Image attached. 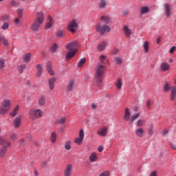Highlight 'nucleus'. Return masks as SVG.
Instances as JSON below:
<instances>
[{
    "mask_svg": "<svg viewBox=\"0 0 176 176\" xmlns=\"http://www.w3.org/2000/svg\"><path fill=\"white\" fill-rule=\"evenodd\" d=\"M78 46H79V44L75 41L66 44L65 47L67 52L65 55V60H67V61H69L71 58L76 54V52H78Z\"/></svg>",
    "mask_w": 176,
    "mask_h": 176,
    "instance_id": "nucleus-1",
    "label": "nucleus"
},
{
    "mask_svg": "<svg viewBox=\"0 0 176 176\" xmlns=\"http://www.w3.org/2000/svg\"><path fill=\"white\" fill-rule=\"evenodd\" d=\"M140 115L141 114L140 113H136L131 116V113L130 112V109H129V107H126L124 109V120H125V122H129V124H131V123H133L134 120L140 118Z\"/></svg>",
    "mask_w": 176,
    "mask_h": 176,
    "instance_id": "nucleus-2",
    "label": "nucleus"
},
{
    "mask_svg": "<svg viewBox=\"0 0 176 176\" xmlns=\"http://www.w3.org/2000/svg\"><path fill=\"white\" fill-rule=\"evenodd\" d=\"M95 69H96V76L94 78V81L96 83H102V75H104L105 66L102 65H97L95 67Z\"/></svg>",
    "mask_w": 176,
    "mask_h": 176,
    "instance_id": "nucleus-3",
    "label": "nucleus"
},
{
    "mask_svg": "<svg viewBox=\"0 0 176 176\" xmlns=\"http://www.w3.org/2000/svg\"><path fill=\"white\" fill-rule=\"evenodd\" d=\"M10 107H12V101L10 100H4L1 102V106L0 107V115H5L8 113L9 109H10Z\"/></svg>",
    "mask_w": 176,
    "mask_h": 176,
    "instance_id": "nucleus-4",
    "label": "nucleus"
},
{
    "mask_svg": "<svg viewBox=\"0 0 176 176\" xmlns=\"http://www.w3.org/2000/svg\"><path fill=\"white\" fill-rule=\"evenodd\" d=\"M29 115L34 119H41L43 116V111L39 109H32L30 110Z\"/></svg>",
    "mask_w": 176,
    "mask_h": 176,
    "instance_id": "nucleus-5",
    "label": "nucleus"
},
{
    "mask_svg": "<svg viewBox=\"0 0 176 176\" xmlns=\"http://www.w3.org/2000/svg\"><path fill=\"white\" fill-rule=\"evenodd\" d=\"M96 30L100 35H104L105 32H111V28L108 25L101 26L100 23L96 24Z\"/></svg>",
    "mask_w": 176,
    "mask_h": 176,
    "instance_id": "nucleus-6",
    "label": "nucleus"
},
{
    "mask_svg": "<svg viewBox=\"0 0 176 176\" xmlns=\"http://www.w3.org/2000/svg\"><path fill=\"white\" fill-rule=\"evenodd\" d=\"M67 30L72 32V34H75L76 30H78V21L73 19L69 22L67 25Z\"/></svg>",
    "mask_w": 176,
    "mask_h": 176,
    "instance_id": "nucleus-7",
    "label": "nucleus"
},
{
    "mask_svg": "<svg viewBox=\"0 0 176 176\" xmlns=\"http://www.w3.org/2000/svg\"><path fill=\"white\" fill-rule=\"evenodd\" d=\"M85 139V131L83 129H80L79 131V138H76L74 140V142L77 144V145H80L83 142V140Z\"/></svg>",
    "mask_w": 176,
    "mask_h": 176,
    "instance_id": "nucleus-8",
    "label": "nucleus"
},
{
    "mask_svg": "<svg viewBox=\"0 0 176 176\" xmlns=\"http://www.w3.org/2000/svg\"><path fill=\"white\" fill-rule=\"evenodd\" d=\"M72 164H67L64 170L63 175L64 176H71L72 175Z\"/></svg>",
    "mask_w": 176,
    "mask_h": 176,
    "instance_id": "nucleus-9",
    "label": "nucleus"
},
{
    "mask_svg": "<svg viewBox=\"0 0 176 176\" xmlns=\"http://www.w3.org/2000/svg\"><path fill=\"white\" fill-rule=\"evenodd\" d=\"M53 25H54V21L53 20L52 16H48L47 23L45 25V30H50V28H52Z\"/></svg>",
    "mask_w": 176,
    "mask_h": 176,
    "instance_id": "nucleus-10",
    "label": "nucleus"
},
{
    "mask_svg": "<svg viewBox=\"0 0 176 176\" xmlns=\"http://www.w3.org/2000/svg\"><path fill=\"white\" fill-rule=\"evenodd\" d=\"M98 135L100 137H105L108 134V128L107 126H103L97 131Z\"/></svg>",
    "mask_w": 176,
    "mask_h": 176,
    "instance_id": "nucleus-11",
    "label": "nucleus"
},
{
    "mask_svg": "<svg viewBox=\"0 0 176 176\" xmlns=\"http://www.w3.org/2000/svg\"><path fill=\"white\" fill-rule=\"evenodd\" d=\"M36 21H38L43 24V21H45V15L42 12H37L36 14Z\"/></svg>",
    "mask_w": 176,
    "mask_h": 176,
    "instance_id": "nucleus-12",
    "label": "nucleus"
},
{
    "mask_svg": "<svg viewBox=\"0 0 176 176\" xmlns=\"http://www.w3.org/2000/svg\"><path fill=\"white\" fill-rule=\"evenodd\" d=\"M74 87H75V80H70L67 84L66 91L71 92L74 90Z\"/></svg>",
    "mask_w": 176,
    "mask_h": 176,
    "instance_id": "nucleus-13",
    "label": "nucleus"
},
{
    "mask_svg": "<svg viewBox=\"0 0 176 176\" xmlns=\"http://www.w3.org/2000/svg\"><path fill=\"white\" fill-rule=\"evenodd\" d=\"M8 148H10V146H7V144L0 148V157H5L6 156Z\"/></svg>",
    "mask_w": 176,
    "mask_h": 176,
    "instance_id": "nucleus-14",
    "label": "nucleus"
},
{
    "mask_svg": "<svg viewBox=\"0 0 176 176\" xmlns=\"http://www.w3.org/2000/svg\"><path fill=\"white\" fill-rule=\"evenodd\" d=\"M160 69L162 72H166V71H168L170 69V64L166 62L162 63L160 67Z\"/></svg>",
    "mask_w": 176,
    "mask_h": 176,
    "instance_id": "nucleus-15",
    "label": "nucleus"
},
{
    "mask_svg": "<svg viewBox=\"0 0 176 176\" xmlns=\"http://www.w3.org/2000/svg\"><path fill=\"white\" fill-rule=\"evenodd\" d=\"M123 32L125 36H126V38H130V36H131V34H133V32H131V30H130V28H129L127 25L124 26Z\"/></svg>",
    "mask_w": 176,
    "mask_h": 176,
    "instance_id": "nucleus-16",
    "label": "nucleus"
},
{
    "mask_svg": "<svg viewBox=\"0 0 176 176\" xmlns=\"http://www.w3.org/2000/svg\"><path fill=\"white\" fill-rule=\"evenodd\" d=\"M41 24H42L41 23L34 20L31 26L32 31H38L39 27H41Z\"/></svg>",
    "mask_w": 176,
    "mask_h": 176,
    "instance_id": "nucleus-17",
    "label": "nucleus"
},
{
    "mask_svg": "<svg viewBox=\"0 0 176 176\" xmlns=\"http://www.w3.org/2000/svg\"><path fill=\"white\" fill-rule=\"evenodd\" d=\"M107 45H108V43H107V41H102L97 46L98 50L99 52H102V50H105V47H107Z\"/></svg>",
    "mask_w": 176,
    "mask_h": 176,
    "instance_id": "nucleus-18",
    "label": "nucleus"
},
{
    "mask_svg": "<svg viewBox=\"0 0 176 176\" xmlns=\"http://www.w3.org/2000/svg\"><path fill=\"white\" fill-rule=\"evenodd\" d=\"M164 9L165 12V15L166 17H170L171 14L170 8V4H164Z\"/></svg>",
    "mask_w": 176,
    "mask_h": 176,
    "instance_id": "nucleus-19",
    "label": "nucleus"
},
{
    "mask_svg": "<svg viewBox=\"0 0 176 176\" xmlns=\"http://www.w3.org/2000/svg\"><path fill=\"white\" fill-rule=\"evenodd\" d=\"M0 145H3V146L5 145H7V146H12V142L0 136Z\"/></svg>",
    "mask_w": 176,
    "mask_h": 176,
    "instance_id": "nucleus-20",
    "label": "nucleus"
},
{
    "mask_svg": "<svg viewBox=\"0 0 176 176\" xmlns=\"http://www.w3.org/2000/svg\"><path fill=\"white\" fill-rule=\"evenodd\" d=\"M13 124L15 129H19L21 124V118L20 117L16 118L13 121Z\"/></svg>",
    "mask_w": 176,
    "mask_h": 176,
    "instance_id": "nucleus-21",
    "label": "nucleus"
},
{
    "mask_svg": "<svg viewBox=\"0 0 176 176\" xmlns=\"http://www.w3.org/2000/svg\"><path fill=\"white\" fill-rule=\"evenodd\" d=\"M46 68L50 75H54V72H53V68H52V64L51 62L47 63Z\"/></svg>",
    "mask_w": 176,
    "mask_h": 176,
    "instance_id": "nucleus-22",
    "label": "nucleus"
},
{
    "mask_svg": "<svg viewBox=\"0 0 176 176\" xmlns=\"http://www.w3.org/2000/svg\"><path fill=\"white\" fill-rule=\"evenodd\" d=\"M36 69H37L36 76L38 78H41L42 75V69H43V67L42 66V65L38 64L36 65Z\"/></svg>",
    "mask_w": 176,
    "mask_h": 176,
    "instance_id": "nucleus-23",
    "label": "nucleus"
},
{
    "mask_svg": "<svg viewBox=\"0 0 176 176\" xmlns=\"http://www.w3.org/2000/svg\"><path fill=\"white\" fill-rule=\"evenodd\" d=\"M135 134L137 137L139 138H142L144 137V129L142 128H139L135 131Z\"/></svg>",
    "mask_w": 176,
    "mask_h": 176,
    "instance_id": "nucleus-24",
    "label": "nucleus"
},
{
    "mask_svg": "<svg viewBox=\"0 0 176 176\" xmlns=\"http://www.w3.org/2000/svg\"><path fill=\"white\" fill-rule=\"evenodd\" d=\"M171 93H170V100L174 101L175 100V95H176V88L175 87H172L170 88Z\"/></svg>",
    "mask_w": 176,
    "mask_h": 176,
    "instance_id": "nucleus-25",
    "label": "nucleus"
},
{
    "mask_svg": "<svg viewBox=\"0 0 176 176\" xmlns=\"http://www.w3.org/2000/svg\"><path fill=\"white\" fill-rule=\"evenodd\" d=\"M50 90H53L54 89V83H56V78H52L48 80Z\"/></svg>",
    "mask_w": 176,
    "mask_h": 176,
    "instance_id": "nucleus-26",
    "label": "nucleus"
},
{
    "mask_svg": "<svg viewBox=\"0 0 176 176\" xmlns=\"http://www.w3.org/2000/svg\"><path fill=\"white\" fill-rule=\"evenodd\" d=\"M46 104V96H41L38 99V105L43 107Z\"/></svg>",
    "mask_w": 176,
    "mask_h": 176,
    "instance_id": "nucleus-27",
    "label": "nucleus"
},
{
    "mask_svg": "<svg viewBox=\"0 0 176 176\" xmlns=\"http://www.w3.org/2000/svg\"><path fill=\"white\" fill-rule=\"evenodd\" d=\"M89 159L91 163H94L98 159L97 153L95 152L92 153L91 155H89Z\"/></svg>",
    "mask_w": 176,
    "mask_h": 176,
    "instance_id": "nucleus-28",
    "label": "nucleus"
},
{
    "mask_svg": "<svg viewBox=\"0 0 176 176\" xmlns=\"http://www.w3.org/2000/svg\"><path fill=\"white\" fill-rule=\"evenodd\" d=\"M3 42V44L5 46H8L9 45V41L5 38V35L3 34H0V42Z\"/></svg>",
    "mask_w": 176,
    "mask_h": 176,
    "instance_id": "nucleus-29",
    "label": "nucleus"
},
{
    "mask_svg": "<svg viewBox=\"0 0 176 176\" xmlns=\"http://www.w3.org/2000/svg\"><path fill=\"white\" fill-rule=\"evenodd\" d=\"M65 35V30H58L56 32V36L57 38H63V36H64Z\"/></svg>",
    "mask_w": 176,
    "mask_h": 176,
    "instance_id": "nucleus-30",
    "label": "nucleus"
},
{
    "mask_svg": "<svg viewBox=\"0 0 176 176\" xmlns=\"http://www.w3.org/2000/svg\"><path fill=\"white\" fill-rule=\"evenodd\" d=\"M23 61L25 63H30L31 61V54L28 53L23 55Z\"/></svg>",
    "mask_w": 176,
    "mask_h": 176,
    "instance_id": "nucleus-31",
    "label": "nucleus"
},
{
    "mask_svg": "<svg viewBox=\"0 0 176 176\" xmlns=\"http://www.w3.org/2000/svg\"><path fill=\"white\" fill-rule=\"evenodd\" d=\"M58 49V45H57L56 43H54L51 45L50 51L52 52V53H56Z\"/></svg>",
    "mask_w": 176,
    "mask_h": 176,
    "instance_id": "nucleus-32",
    "label": "nucleus"
},
{
    "mask_svg": "<svg viewBox=\"0 0 176 176\" xmlns=\"http://www.w3.org/2000/svg\"><path fill=\"white\" fill-rule=\"evenodd\" d=\"M19 138V135H17V133H12L10 135V141H16L17 139Z\"/></svg>",
    "mask_w": 176,
    "mask_h": 176,
    "instance_id": "nucleus-33",
    "label": "nucleus"
},
{
    "mask_svg": "<svg viewBox=\"0 0 176 176\" xmlns=\"http://www.w3.org/2000/svg\"><path fill=\"white\" fill-rule=\"evenodd\" d=\"M19 106L16 105L12 112L10 113V116L14 117L16 115H17V113L19 112Z\"/></svg>",
    "mask_w": 176,
    "mask_h": 176,
    "instance_id": "nucleus-34",
    "label": "nucleus"
},
{
    "mask_svg": "<svg viewBox=\"0 0 176 176\" xmlns=\"http://www.w3.org/2000/svg\"><path fill=\"white\" fill-rule=\"evenodd\" d=\"M98 6L100 9H104V8L107 6V0H100V1L98 3Z\"/></svg>",
    "mask_w": 176,
    "mask_h": 176,
    "instance_id": "nucleus-35",
    "label": "nucleus"
},
{
    "mask_svg": "<svg viewBox=\"0 0 176 176\" xmlns=\"http://www.w3.org/2000/svg\"><path fill=\"white\" fill-rule=\"evenodd\" d=\"M148 12H149V8H148V7H146V6L142 7L140 8L141 14H145L148 13Z\"/></svg>",
    "mask_w": 176,
    "mask_h": 176,
    "instance_id": "nucleus-36",
    "label": "nucleus"
},
{
    "mask_svg": "<svg viewBox=\"0 0 176 176\" xmlns=\"http://www.w3.org/2000/svg\"><path fill=\"white\" fill-rule=\"evenodd\" d=\"M100 20H102V21H104V24H109V17L107 16H102L100 17Z\"/></svg>",
    "mask_w": 176,
    "mask_h": 176,
    "instance_id": "nucleus-37",
    "label": "nucleus"
},
{
    "mask_svg": "<svg viewBox=\"0 0 176 176\" xmlns=\"http://www.w3.org/2000/svg\"><path fill=\"white\" fill-rule=\"evenodd\" d=\"M144 124H145V120L140 119L137 121L136 126L138 127H142Z\"/></svg>",
    "mask_w": 176,
    "mask_h": 176,
    "instance_id": "nucleus-38",
    "label": "nucleus"
},
{
    "mask_svg": "<svg viewBox=\"0 0 176 176\" xmlns=\"http://www.w3.org/2000/svg\"><path fill=\"white\" fill-rule=\"evenodd\" d=\"M65 149L66 151H71V141L68 140L65 143Z\"/></svg>",
    "mask_w": 176,
    "mask_h": 176,
    "instance_id": "nucleus-39",
    "label": "nucleus"
},
{
    "mask_svg": "<svg viewBox=\"0 0 176 176\" xmlns=\"http://www.w3.org/2000/svg\"><path fill=\"white\" fill-rule=\"evenodd\" d=\"M143 47L144 49V51L146 52V53H148V50H149V42L148 41H144Z\"/></svg>",
    "mask_w": 176,
    "mask_h": 176,
    "instance_id": "nucleus-40",
    "label": "nucleus"
},
{
    "mask_svg": "<svg viewBox=\"0 0 176 176\" xmlns=\"http://www.w3.org/2000/svg\"><path fill=\"white\" fill-rule=\"evenodd\" d=\"M25 67H26L25 65H22L17 67L19 74H23V72L24 71V69H25Z\"/></svg>",
    "mask_w": 176,
    "mask_h": 176,
    "instance_id": "nucleus-41",
    "label": "nucleus"
},
{
    "mask_svg": "<svg viewBox=\"0 0 176 176\" xmlns=\"http://www.w3.org/2000/svg\"><path fill=\"white\" fill-rule=\"evenodd\" d=\"M56 138H57V135H56V133L52 132L51 134V141L53 144H54V142H56Z\"/></svg>",
    "mask_w": 176,
    "mask_h": 176,
    "instance_id": "nucleus-42",
    "label": "nucleus"
},
{
    "mask_svg": "<svg viewBox=\"0 0 176 176\" xmlns=\"http://www.w3.org/2000/svg\"><path fill=\"white\" fill-rule=\"evenodd\" d=\"M85 63H86V58H82L78 63V67L80 68V67H83L85 65Z\"/></svg>",
    "mask_w": 176,
    "mask_h": 176,
    "instance_id": "nucleus-43",
    "label": "nucleus"
},
{
    "mask_svg": "<svg viewBox=\"0 0 176 176\" xmlns=\"http://www.w3.org/2000/svg\"><path fill=\"white\" fill-rule=\"evenodd\" d=\"M65 120H66L65 118L62 117L56 120V123H59V124H63V123L65 122Z\"/></svg>",
    "mask_w": 176,
    "mask_h": 176,
    "instance_id": "nucleus-44",
    "label": "nucleus"
},
{
    "mask_svg": "<svg viewBox=\"0 0 176 176\" xmlns=\"http://www.w3.org/2000/svg\"><path fill=\"white\" fill-rule=\"evenodd\" d=\"M122 80H120V78L118 79L117 83H116V87L118 89H122Z\"/></svg>",
    "mask_w": 176,
    "mask_h": 176,
    "instance_id": "nucleus-45",
    "label": "nucleus"
},
{
    "mask_svg": "<svg viewBox=\"0 0 176 176\" xmlns=\"http://www.w3.org/2000/svg\"><path fill=\"white\" fill-rule=\"evenodd\" d=\"M1 28L5 31L6 30H8L9 28V23H4L2 26H1Z\"/></svg>",
    "mask_w": 176,
    "mask_h": 176,
    "instance_id": "nucleus-46",
    "label": "nucleus"
},
{
    "mask_svg": "<svg viewBox=\"0 0 176 176\" xmlns=\"http://www.w3.org/2000/svg\"><path fill=\"white\" fill-rule=\"evenodd\" d=\"M148 135H153V125H151L150 129H148Z\"/></svg>",
    "mask_w": 176,
    "mask_h": 176,
    "instance_id": "nucleus-47",
    "label": "nucleus"
},
{
    "mask_svg": "<svg viewBox=\"0 0 176 176\" xmlns=\"http://www.w3.org/2000/svg\"><path fill=\"white\" fill-rule=\"evenodd\" d=\"M5 67V60L2 58H0V69H2Z\"/></svg>",
    "mask_w": 176,
    "mask_h": 176,
    "instance_id": "nucleus-48",
    "label": "nucleus"
},
{
    "mask_svg": "<svg viewBox=\"0 0 176 176\" xmlns=\"http://www.w3.org/2000/svg\"><path fill=\"white\" fill-rule=\"evenodd\" d=\"M114 60L118 64H122V58H120V57L116 56L114 58Z\"/></svg>",
    "mask_w": 176,
    "mask_h": 176,
    "instance_id": "nucleus-49",
    "label": "nucleus"
},
{
    "mask_svg": "<svg viewBox=\"0 0 176 176\" xmlns=\"http://www.w3.org/2000/svg\"><path fill=\"white\" fill-rule=\"evenodd\" d=\"M23 10L22 9L18 10V16L19 19H21V17H23Z\"/></svg>",
    "mask_w": 176,
    "mask_h": 176,
    "instance_id": "nucleus-50",
    "label": "nucleus"
},
{
    "mask_svg": "<svg viewBox=\"0 0 176 176\" xmlns=\"http://www.w3.org/2000/svg\"><path fill=\"white\" fill-rule=\"evenodd\" d=\"M107 58V56L105 55H100V60L101 61L102 64H104V60Z\"/></svg>",
    "mask_w": 176,
    "mask_h": 176,
    "instance_id": "nucleus-51",
    "label": "nucleus"
},
{
    "mask_svg": "<svg viewBox=\"0 0 176 176\" xmlns=\"http://www.w3.org/2000/svg\"><path fill=\"white\" fill-rule=\"evenodd\" d=\"M164 91H168V90H170V85H168V84H165V85L164 86Z\"/></svg>",
    "mask_w": 176,
    "mask_h": 176,
    "instance_id": "nucleus-52",
    "label": "nucleus"
},
{
    "mask_svg": "<svg viewBox=\"0 0 176 176\" xmlns=\"http://www.w3.org/2000/svg\"><path fill=\"white\" fill-rule=\"evenodd\" d=\"M109 171H105L103 173L100 174V176H109Z\"/></svg>",
    "mask_w": 176,
    "mask_h": 176,
    "instance_id": "nucleus-53",
    "label": "nucleus"
},
{
    "mask_svg": "<svg viewBox=\"0 0 176 176\" xmlns=\"http://www.w3.org/2000/svg\"><path fill=\"white\" fill-rule=\"evenodd\" d=\"M19 145L20 146H24L25 144H24V140L23 138L20 139Z\"/></svg>",
    "mask_w": 176,
    "mask_h": 176,
    "instance_id": "nucleus-54",
    "label": "nucleus"
},
{
    "mask_svg": "<svg viewBox=\"0 0 176 176\" xmlns=\"http://www.w3.org/2000/svg\"><path fill=\"white\" fill-rule=\"evenodd\" d=\"M14 24L16 25H19L20 24V19L19 18L15 19L14 20Z\"/></svg>",
    "mask_w": 176,
    "mask_h": 176,
    "instance_id": "nucleus-55",
    "label": "nucleus"
},
{
    "mask_svg": "<svg viewBox=\"0 0 176 176\" xmlns=\"http://www.w3.org/2000/svg\"><path fill=\"white\" fill-rule=\"evenodd\" d=\"M175 50V46H173L170 47V49L169 50V53L173 54L174 53V51Z\"/></svg>",
    "mask_w": 176,
    "mask_h": 176,
    "instance_id": "nucleus-56",
    "label": "nucleus"
},
{
    "mask_svg": "<svg viewBox=\"0 0 176 176\" xmlns=\"http://www.w3.org/2000/svg\"><path fill=\"white\" fill-rule=\"evenodd\" d=\"M41 165L43 166V167H46V166H47V162L43 161Z\"/></svg>",
    "mask_w": 176,
    "mask_h": 176,
    "instance_id": "nucleus-57",
    "label": "nucleus"
},
{
    "mask_svg": "<svg viewBox=\"0 0 176 176\" xmlns=\"http://www.w3.org/2000/svg\"><path fill=\"white\" fill-rule=\"evenodd\" d=\"M127 14H129V11L127 10H124L122 12V16H127Z\"/></svg>",
    "mask_w": 176,
    "mask_h": 176,
    "instance_id": "nucleus-58",
    "label": "nucleus"
},
{
    "mask_svg": "<svg viewBox=\"0 0 176 176\" xmlns=\"http://www.w3.org/2000/svg\"><path fill=\"white\" fill-rule=\"evenodd\" d=\"M118 52H119L118 49H114L112 51V54H118Z\"/></svg>",
    "mask_w": 176,
    "mask_h": 176,
    "instance_id": "nucleus-59",
    "label": "nucleus"
},
{
    "mask_svg": "<svg viewBox=\"0 0 176 176\" xmlns=\"http://www.w3.org/2000/svg\"><path fill=\"white\" fill-rule=\"evenodd\" d=\"M12 5H13V6H19V3H17L14 1H12Z\"/></svg>",
    "mask_w": 176,
    "mask_h": 176,
    "instance_id": "nucleus-60",
    "label": "nucleus"
},
{
    "mask_svg": "<svg viewBox=\"0 0 176 176\" xmlns=\"http://www.w3.org/2000/svg\"><path fill=\"white\" fill-rule=\"evenodd\" d=\"M98 150V152H102V151H104V147H102V146H100Z\"/></svg>",
    "mask_w": 176,
    "mask_h": 176,
    "instance_id": "nucleus-61",
    "label": "nucleus"
},
{
    "mask_svg": "<svg viewBox=\"0 0 176 176\" xmlns=\"http://www.w3.org/2000/svg\"><path fill=\"white\" fill-rule=\"evenodd\" d=\"M146 107L147 108H149V107H151V100H148L146 101Z\"/></svg>",
    "mask_w": 176,
    "mask_h": 176,
    "instance_id": "nucleus-62",
    "label": "nucleus"
},
{
    "mask_svg": "<svg viewBox=\"0 0 176 176\" xmlns=\"http://www.w3.org/2000/svg\"><path fill=\"white\" fill-rule=\"evenodd\" d=\"M149 176H157L156 175V171H153L150 175Z\"/></svg>",
    "mask_w": 176,
    "mask_h": 176,
    "instance_id": "nucleus-63",
    "label": "nucleus"
},
{
    "mask_svg": "<svg viewBox=\"0 0 176 176\" xmlns=\"http://www.w3.org/2000/svg\"><path fill=\"white\" fill-rule=\"evenodd\" d=\"M170 146H171V148H172L173 149L176 150V145H175V144H170Z\"/></svg>",
    "mask_w": 176,
    "mask_h": 176,
    "instance_id": "nucleus-64",
    "label": "nucleus"
}]
</instances>
